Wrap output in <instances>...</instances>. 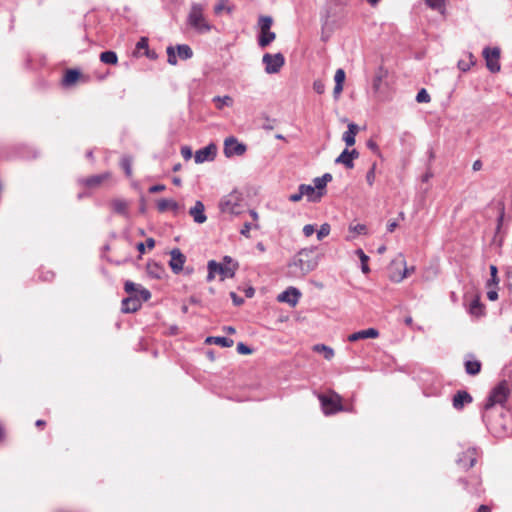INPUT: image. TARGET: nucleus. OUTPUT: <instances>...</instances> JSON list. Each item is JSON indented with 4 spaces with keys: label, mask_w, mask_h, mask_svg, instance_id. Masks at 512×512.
<instances>
[{
    "label": "nucleus",
    "mask_w": 512,
    "mask_h": 512,
    "mask_svg": "<svg viewBox=\"0 0 512 512\" xmlns=\"http://www.w3.org/2000/svg\"><path fill=\"white\" fill-rule=\"evenodd\" d=\"M510 393L509 384L506 380L501 381L489 394L484 406L482 419L488 427L497 429L501 427L507 430V425L504 421L496 419V416L504 418L507 412L502 406L507 400Z\"/></svg>",
    "instance_id": "nucleus-1"
},
{
    "label": "nucleus",
    "mask_w": 512,
    "mask_h": 512,
    "mask_svg": "<svg viewBox=\"0 0 512 512\" xmlns=\"http://www.w3.org/2000/svg\"><path fill=\"white\" fill-rule=\"evenodd\" d=\"M319 263V256L315 254V248L301 249L289 263L290 274L295 277H304L315 270Z\"/></svg>",
    "instance_id": "nucleus-2"
},
{
    "label": "nucleus",
    "mask_w": 512,
    "mask_h": 512,
    "mask_svg": "<svg viewBox=\"0 0 512 512\" xmlns=\"http://www.w3.org/2000/svg\"><path fill=\"white\" fill-rule=\"evenodd\" d=\"M187 25L198 34H207L214 28L205 14V5L192 3L187 15Z\"/></svg>",
    "instance_id": "nucleus-3"
},
{
    "label": "nucleus",
    "mask_w": 512,
    "mask_h": 512,
    "mask_svg": "<svg viewBox=\"0 0 512 512\" xmlns=\"http://www.w3.org/2000/svg\"><path fill=\"white\" fill-rule=\"evenodd\" d=\"M219 209L222 213L238 215L244 209V199L242 193L233 190L228 195H225L219 203Z\"/></svg>",
    "instance_id": "nucleus-4"
},
{
    "label": "nucleus",
    "mask_w": 512,
    "mask_h": 512,
    "mask_svg": "<svg viewBox=\"0 0 512 512\" xmlns=\"http://www.w3.org/2000/svg\"><path fill=\"white\" fill-rule=\"evenodd\" d=\"M318 398L325 415H332L343 410L341 397L337 393L333 392L330 395L320 394Z\"/></svg>",
    "instance_id": "nucleus-5"
},
{
    "label": "nucleus",
    "mask_w": 512,
    "mask_h": 512,
    "mask_svg": "<svg viewBox=\"0 0 512 512\" xmlns=\"http://www.w3.org/2000/svg\"><path fill=\"white\" fill-rule=\"evenodd\" d=\"M262 62L265 65V72L267 74H275L283 67L285 58L282 53H265L263 55Z\"/></svg>",
    "instance_id": "nucleus-6"
},
{
    "label": "nucleus",
    "mask_w": 512,
    "mask_h": 512,
    "mask_svg": "<svg viewBox=\"0 0 512 512\" xmlns=\"http://www.w3.org/2000/svg\"><path fill=\"white\" fill-rule=\"evenodd\" d=\"M482 54L486 61L487 69L492 73L499 72L501 68L499 63L500 49L497 47H494L492 49H490L489 47H485L483 49Z\"/></svg>",
    "instance_id": "nucleus-7"
},
{
    "label": "nucleus",
    "mask_w": 512,
    "mask_h": 512,
    "mask_svg": "<svg viewBox=\"0 0 512 512\" xmlns=\"http://www.w3.org/2000/svg\"><path fill=\"white\" fill-rule=\"evenodd\" d=\"M246 149V145L238 142L233 136L226 138L224 141V154L228 158L235 155L241 156L246 152Z\"/></svg>",
    "instance_id": "nucleus-8"
},
{
    "label": "nucleus",
    "mask_w": 512,
    "mask_h": 512,
    "mask_svg": "<svg viewBox=\"0 0 512 512\" xmlns=\"http://www.w3.org/2000/svg\"><path fill=\"white\" fill-rule=\"evenodd\" d=\"M217 155V146L214 143L197 150L194 155L195 162L197 164L204 163L206 161H213Z\"/></svg>",
    "instance_id": "nucleus-9"
},
{
    "label": "nucleus",
    "mask_w": 512,
    "mask_h": 512,
    "mask_svg": "<svg viewBox=\"0 0 512 512\" xmlns=\"http://www.w3.org/2000/svg\"><path fill=\"white\" fill-rule=\"evenodd\" d=\"M478 451L476 448H469L462 452L456 459L457 464L464 468L469 469L473 467L477 461Z\"/></svg>",
    "instance_id": "nucleus-10"
},
{
    "label": "nucleus",
    "mask_w": 512,
    "mask_h": 512,
    "mask_svg": "<svg viewBox=\"0 0 512 512\" xmlns=\"http://www.w3.org/2000/svg\"><path fill=\"white\" fill-rule=\"evenodd\" d=\"M301 297V292L295 287H289L277 296L279 302L288 303L294 307Z\"/></svg>",
    "instance_id": "nucleus-11"
},
{
    "label": "nucleus",
    "mask_w": 512,
    "mask_h": 512,
    "mask_svg": "<svg viewBox=\"0 0 512 512\" xmlns=\"http://www.w3.org/2000/svg\"><path fill=\"white\" fill-rule=\"evenodd\" d=\"M170 256V268L175 274H179L183 270L186 257L178 248L172 249L170 251Z\"/></svg>",
    "instance_id": "nucleus-12"
},
{
    "label": "nucleus",
    "mask_w": 512,
    "mask_h": 512,
    "mask_svg": "<svg viewBox=\"0 0 512 512\" xmlns=\"http://www.w3.org/2000/svg\"><path fill=\"white\" fill-rule=\"evenodd\" d=\"M359 157V152L355 149L348 150L347 148L342 151V153L335 159L336 164H342L347 169H352L354 167V159Z\"/></svg>",
    "instance_id": "nucleus-13"
},
{
    "label": "nucleus",
    "mask_w": 512,
    "mask_h": 512,
    "mask_svg": "<svg viewBox=\"0 0 512 512\" xmlns=\"http://www.w3.org/2000/svg\"><path fill=\"white\" fill-rule=\"evenodd\" d=\"M472 400V396L467 391L460 390L453 396L452 405L454 409L462 410L463 407L466 404H470Z\"/></svg>",
    "instance_id": "nucleus-14"
},
{
    "label": "nucleus",
    "mask_w": 512,
    "mask_h": 512,
    "mask_svg": "<svg viewBox=\"0 0 512 512\" xmlns=\"http://www.w3.org/2000/svg\"><path fill=\"white\" fill-rule=\"evenodd\" d=\"M189 214L198 224H202L207 220L205 215V207L201 201H196L195 205L190 208Z\"/></svg>",
    "instance_id": "nucleus-15"
},
{
    "label": "nucleus",
    "mask_w": 512,
    "mask_h": 512,
    "mask_svg": "<svg viewBox=\"0 0 512 512\" xmlns=\"http://www.w3.org/2000/svg\"><path fill=\"white\" fill-rule=\"evenodd\" d=\"M141 307V301L137 295H132L122 300L121 310L124 313L136 312Z\"/></svg>",
    "instance_id": "nucleus-16"
},
{
    "label": "nucleus",
    "mask_w": 512,
    "mask_h": 512,
    "mask_svg": "<svg viewBox=\"0 0 512 512\" xmlns=\"http://www.w3.org/2000/svg\"><path fill=\"white\" fill-rule=\"evenodd\" d=\"M379 336V331L375 328H368L365 330H360L355 333H352L348 336V340L350 342H356L358 340L362 339H368V338H377Z\"/></svg>",
    "instance_id": "nucleus-17"
},
{
    "label": "nucleus",
    "mask_w": 512,
    "mask_h": 512,
    "mask_svg": "<svg viewBox=\"0 0 512 512\" xmlns=\"http://www.w3.org/2000/svg\"><path fill=\"white\" fill-rule=\"evenodd\" d=\"M157 209L159 212H166L168 210H171L176 215L178 211L181 209V207L176 201L172 199L163 198L157 202Z\"/></svg>",
    "instance_id": "nucleus-18"
},
{
    "label": "nucleus",
    "mask_w": 512,
    "mask_h": 512,
    "mask_svg": "<svg viewBox=\"0 0 512 512\" xmlns=\"http://www.w3.org/2000/svg\"><path fill=\"white\" fill-rule=\"evenodd\" d=\"M359 131V127L355 123H349L348 129L343 133L342 140L345 142L346 146L350 147L355 144V137Z\"/></svg>",
    "instance_id": "nucleus-19"
},
{
    "label": "nucleus",
    "mask_w": 512,
    "mask_h": 512,
    "mask_svg": "<svg viewBox=\"0 0 512 512\" xmlns=\"http://www.w3.org/2000/svg\"><path fill=\"white\" fill-rule=\"evenodd\" d=\"M237 268V264H233L232 266L220 264L216 262V274H220L222 279L224 278H232L235 275V271Z\"/></svg>",
    "instance_id": "nucleus-20"
},
{
    "label": "nucleus",
    "mask_w": 512,
    "mask_h": 512,
    "mask_svg": "<svg viewBox=\"0 0 512 512\" xmlns=\"http://www.w3.org/2000/svg\"><path fill=\"white\" fill-rule=\"evenodd\" d=\"M206 344H215L221 347H231L234 344V341L227 337L221 336H209L205 340Z\"/></svg>",
    "instance_id": "nucleus-21"
},
{
    "label": "nucleus",
    "mask_w": 512,
    "mask_h": 512,
    "mask_svg": "<svg viewBox=\"0 0 512 512\" xmlns=\"http://www.w3.org/2000/svg\"><path fill=\"white\" fill-rule=\"evenodd\" d=\"M112 209L115 213L127 216L128 214V203L124 199H114L111 202Z\"/></svg>",
    "instance_id": "nucleus-22"
},
{
    "label": "nucleus",
    "mask_w": 512,
    "mask_h": 512,
    "mask_svg": "<svg viewBox=\"0 0 512 512\" xmlns=\"http://www.w3.org/2000/svg\"><path fill=\"white\" fill-rule=\"evenodd\" d=\"M275 33L271 30L267 31H260L259 37H258V44L261 48L267 47L271 42L275 40Z\"/></svg>",
    "instance_id": "nucleus-23"
},
{
    "label": "nucleus",
    "mask_w": 512,
    "mask_h": 512,
    "mask_svg": "<svg viewBox=\"0 0 512 512\" xmlns=\"http://www.w3.org/2000/svg\"><path fill=\"white\" fill-rule=\"evenodd\" d=\"M299 190H301L303 197L306 196L309 201L317 202L321 199L318 198L315 188L311 185L301 184Z\"/></svg>",
    "instance_id": "nucleus-24"
},
{
    "label": "nucleus",
    "mask_w": 512,
    "mask_h": 512,
    "mask_svg": "<svg viewBox=\"0 0 512 512\" xmlns=\"http://www.w3.org/2000/svg\"><path fill=\"white\" fill-rule=\"evenodd\" d=\"M481 370V363L478 360H466L465 371L469 375H477Z\"/></svg>",
    "instance_id": "nucleus-25"
},
{
    "label": "nucleus",
    "mask_w": 512,
    "mask_h": 512,
    "mask_svg": "<svg viewBox=\"0 0 512 512\" xmlns=\"http://www.w3.org/2000/svg\"><path fill=\"white\" fill-rule=\"evenodd\" d=\"M475 63L476 60L473 54L469 52L467 54V59L459 60L457 66L461 71L467 72L473 65H475Z\"/></svg>",
    "instance_id": "nucleus-26"
},
{
    "label": "nucleus",
    "mask_w": 512,
    "mask_h": 512,
    "mask_svg": "<svg viewBox=\"0 0 512 512\" xmlns=\"http://www.w3.org/2000/svg\"><path fill=\"white\" fill-rule=\"evenodd\" d=\"M80 76V72L74 69L67 70L62 80L64 86H70L74 84Z\"/></svg>",
    "instance_id": "nucleus-27"
},
{
    "label": "nucleus",
    "mask_w": 512,
    "mask_h": 512,
    "mask_svg": "<svg viewBox=\"0 0 512 512\" xmlns=\"http://www.w3.org/2000/svg\"><path fill=\"white\" fill-rule=\"evenodd\" d=\"M177 55L182 60L190 59L193 56V51L190 46L186 44L177 45Z\"/></svg>",
    "instance_id": "nucleus-28"
},
{
    "label": "nucleus",
    "mask_w": 512,
    "mask_h": 512,
    "mask_svg": "<svg viewBox=\"0 0 512 512\" xmlns=\"http://www.w3.org/2000/svg\"><path fill=\"white\" fill-rule=\"evenodd\" d=\"M100 60L105 64L115 65L118 62V57L114 51L109 50L100 54Z\"/></svg>",
    "instance_id": "nucleus-29"
},
{
    "label": "nucleus",
    "mask_w": 512,
    "mask_h": 512,
    "mask_svg": "<svg viewBox=\"0 0 512 512\" xmlns=\"http://www.w3.org/2000/svg\"><path fill=\"white\" fill-rule=\"evenodd\" d=\"M313 350L315 352L323 353L324 358L327 360H331L334 357V350L331 347L326 346L324 344L314 345Z\"/></svg>",
    "instance_id": "nucleus-30"
},
{
    "label": "nucleus",
    "mask_w": 512,
    "mask_h": 512,
    "mask_svg": "<svg viewBox=\"0 0 512 512\" xmlns=\"http://www.w3.org/2000/svg\"><path fill=\"white\" fill-rule=\"evenodd\" d=\"M107 176V174H101L88 177L84 180V184L88 187H96L100 185L104 181V179L107 178Z\"/></svg>",
    "instance_id": "nucleus-31"
},
{
    "label": "nucleus",
    "mask_w": 512,
    "mask_h": 512,
    "mask_svg": "<svg viewBox=\"0 0 512 512\" xmlns=\"http://www.w3.org/2000/svg\"><path fill=\"white\" fill-rule=\"evenodd\" d=\"M213 102L216 104L218 109H222L224 106H231L233 104V99L230 96H215L213 98Z\"/></svg>",
    "instance_id": "nucleus-32"
},
{
    "label": "nucleus",
    "mask_w": 512,
    "mask_h": 512,
    "mask_svg": "<svg viewBox=\"0 0 512 512\" xmlns=\"http://www.w3.org/2000/svg\"><path fill=\"white\" fill-rule=\"evenodd\" d=\"M356 254L358 255L360 261H361V270L364 274H367L369 273L370 271V268L368 266V260H369V257L363 252L362 249H357L356 250Z\"/></svg>",
    "instance_id": "nucleus-33"
},
{
    "label": "nucleus",
    "mask_w": 512,
    "mask_h": 512,
    "mask_svg": "<svg viewBox=\"0 0 512 512\" xmlns=\"http://www.w3.org/2000/svg\"><path fill=\"white\" fill-rule=\"evenodd\" d=\"M469 312L471 315H474V316H480L482 314L483 306L480 303L479 299L476 298L471 301L470 306H469Z\"/></svg>",
    "instance_id": "nucleus-34"
},
{
    "label": "nucleus",
    "mask_w": 512,
    "mask_h": 512,
    "mask_svg": "<svg viewBox=\"0 0 512 512\" xmlns=\"http://www.w3.org/2000/svg\"><path fill=\"white\" fill-rule=\"evenodd\" d=\"M414 270H415L414 266H411L409 268L405 266L401 275H391L390 279L394 282H401L404 278H406L408 275L413 273Z\"/></svg>",
    "instance_id": "nucleus-35"
},
{
    "label": "nucleus",
    "mask_w": 512,
    "mask_h": 512,
    "mask_svg": "<svg viewBox=\"0 0 512 512\" xmlns=\"http://www.w3.org/2000/svg\"><path fill=\"white\" fill-rule=\"evenodd\" d=\"M273 20L270 16H261L259 18L260 31H267L271 29Z\"/></svg>",
    "instance_id": "nucleus-36"
},
{
    "label": "nucleus",
    "mask_w": 512,
    "mask_h": 512,
    "mask_svg": "<svg viewBox=\"0 0 512 512\" xmlns=\"http://www.w3.org/2000/svg\"><path fill=\"white\" fill-rule=\"evenodd\" d=\"M314 188L317 192V196L318 198H321L323 195H324V190H325V187H326V184H324L323 180L321 179V177H316L314 180Z\"/></svg>",
    "instance_id": "nucleus-37"
},
{
    "label": "nucleus",
    "mask_w": 512,
    "mask_h": 512,
    "mask_svg": "<svg viewBox=\"0 0 512 512\" xmlns=\"http://www.w3.org/2000/svg\"><path fill=\"white\" fill-rule=\"evenodd\" d=\"M426 4L439 12H443L444 10V0H425Z\"/></svg>",
    "instance_id": "nucleus-38"
},
{
    "label": "nucleus",
    "mask_w": 512,
    "mask_h": 512,
    "mask_svg": "<svg viewBox=\"0 0 512 512\" xmlns=\"http://www.w3.org/2000/svg\"><path fill=\"white\" fill-rule=\"evenodd\" d=\"M375 170H376V163H373L372 166L370 167V169L366 173V182L370 187L373 186V184L375 182V178H376Z\"/></svg>",
    "instance_id": "nucleus-39"
},
{
    "label": "nucleus",
    "mask_w": 512,
    "mask_h": 512,
    "mask_svg": "<svg viewBox=\"0 0 512 512\" xmlns=\"http://www.w3.org/2000/svg\"><path fill=\"white\" fill-rule=\"evenodd\" d=\"M497 267L495 265H491L490 266V274H491V278L490 280L487 282V285L488 286H491V285H498L499 283V278L497 276Z\"/></svg>",
    "instance_id": "nucleus-40"
},
{
    "label": "nucleus",
    "mask_w": 512,
    "mask_h": 512,
    "mask_svg": "<svg viewBox=\"0 0 512 512\" xmlns=\"http://www.w3.org/2000/svg\"><path fill=\"white\" fill-rule=\"evenodd\" d=\"M208 275H207V281L210 282L212 281L214 278H215V275H216V261L215 260H210L208 262Z\"/></svg>",
    "instance_id": "nucleus-41"
},
{
    "label": "nucleus",
    "mask_w": 512,
    "mask_h": 512,
    "mask_svg": "<svg viewBox=\"0 0 512 512\" xmlns=\"http://www.w3.org/2000/svg\"><path fill=\"white\" fill-rule=\"evenodd\" d=\"M430 100V95L425 89H421L416 95V101L418 103H428Z\"/></svg>",
    "instance_id": "nucleus-42"
},
{
    "label": "nucleus",
    "mask_w": 512,
    "mask_h": 512,
    "mask_svg": "<svg viewBox=\"0 0 512 512\" xmlns=\"http://www.w3.org/2000/svg\"><path fill=\"white\" fill-rule=\"evenodd\" d=\"M349 231L357 235H362L366 234L367 227L364 224L350 225Z\"/></svg>",
    "instance_id": "nucleus-43"
},
{
    "label": "nucleus",
    "mask_w": 512,
    "mask_h": 512,
    "mask_svg": "<svg viewBox=\"0 0 512 512\" xmlns=\"http://www.w3.org/2000/svg\"><path fill=\"white\" fill-rule=\"evenodd\" d=\"M330 233V225L324 223L320 226V229L317 231V239L322 240L324 237L328 236Z\"/></svg>",
    "instance_id": "nucleus-44"
},
{
    "label": "nucleus",
    "mask_w": 512,
    "mask_h": 512,
    "mask_svg": "<svg viewBox=\"0 0 512 512\" xmlns=\"http://www.w3.org/2000/svg\"><path fill=\"white\" fill-rule=\"evenodd\" d=\"M124 290L128 293V294H134V295H137L139 289L137 288V285L132 282V281H126L125 284H124Z\"/></svg>",
    "instance_id": "nucleus-45"
},
{
    "label": "nucleus",
    "mask_w": 512,
    "mask_h": 512,
    "mask_svg": "<svg viewBox=\"0 0 512 512\" xmlns=\"http://www.w3.org/2000/svg\"><path fill=\"white\" fill-rule=\"evenodd\" d=\"M167 56H168V63L170 65H176L177 64V56H176V53H175V50H174V47L172 46H169L167 47Z\"/></svg>",
    "instance_id": "nucleus-46"
},
{
    "label": "nucleus",
    "mask_w": 512,
    "mask_h": 512,
    "mask_svg": "<svg viewBox=\"0 0 512 512\" xmlns=\"http://www.w3.org/2000/svg\"><path fill=\"white\" fill-rule=\"evenodd\" d=\"M121 166L125 170L127 176H130L132 173L131 170V159L129 157H123L121 160Z\"/></svg>",
    "instance_id": "nucleus-47"
},
{
    "label": "nucleus",
    "mask_w": 512,
    "mask_h": 512,
    "mask_svg": "<svg viewBox=\"0 0 512 512\" xmlns=\"http://www.w3.org/2000/svg\"><path fill=\"white\" fill-rule=\"evenodd\" d=\"M137 297L140 299V301H148L150 298H151V293L149 290L145 289V288H140L138 293H137Z\"/></svg>",
    "instance_id": "nucleus-48"
},
{
    "label": "nucleus",
    "mask_w": 512,
    "mask_h": 512,
    "mask_svg": "<svg viewBox=\"0 0 512 512\" xmlns=\"http://www.w3.org/2000/svg\"><path fill=\"white\" fill-rule=\"evenodd\" d=\"M334 81H335V84L339 83V84H344V81H345V71L343 69H337L336 72H335V75H334Z\"/></svg>",
    "instance_id": "nucleus-49"
},
{
    "label": "nucleus",
    "mask_w": 512,
    "mask_h": 512,
    "mask_svg": "<svg viewBox=\"0 0 512 512\" xmlns=\"http://www.w3.org/2000/svg\"><path fill=\"white\" fill-rule=\"evenodd\" d=\"M313 89L317 94H323L325 92V84L321 80H315L313 82Z\"/></svg>",
    "instance_id": "nucleus-50"
},
{
    "label": "nucleus",
    "mask_w": 512,
    "mask_h": 512,
    "mask_svg": "<svg viewBox=\"0 0 512 512\" xmlns=\"http://www.w3.org/2000/svg\"><path fill=\"white\" fill-rule=\"evenodd\" d=\"M236 349L239 354L248 355L252 353V349L242 342L237 344Z\"/></svg>",
    "instance_id": "nucleus-51"
},
{
    "label": "nucleus",
    "mask_w": 512,
    "mask_h": 512,
    "mask_svg": "<svg viewBox=\"0 0 512 512\" xmlns=\"http://www.w3.org/2000/svg\"><path fill=\"white\" fill-rule=\"evenodd\" d=\"M137 50H148V39L142 37L136 44Z\"/></svg>",
    "instance_id": "nucleus-52"
},
{
    "label": "nucleus",
    "mask_w": 512,
    "mask_h": 512,
    "mask_svg": "<svg viewBox=\"0 0 512 512\" xmlns=\"http://www.w3.org/2000/svg\"><path fill=\"white\" fill-rule=\"evenodd\" d=\"M181 155L185 160H189L192 157V150L188 146L181 148Z\"/></svg>",
    "instance_id": "nucleus-53"
},
{
    "label": "nucleus",
    "mask_w": 512,
    "mask_h": 512,
    "mask_svg": "<svg viewBox=\"0 0 512 512\" xmlns=\"http://www.w3.org/2000/svg\"><path fill=\"white\" fill-rule=\"evenodd\" d=\"M230 297L236 306H240L244 303V299L240 296H238L235 292L230 293Z\"/></svg>",
    "instance_id": "nucleus-54"
},
{
    "label": "nucleus",
    "mask_w": 512,
    "mask_h": 512,
    "mask_svg": "<svg viewBox=\"0 0 512 512\" xmlns=\"http://www.w3.org/2000/svg\"><path fill=\"white\" fill-rule=\"evenodd\" d=\"M315 232V228L312 224H307L303 227V234L306 237H310Z\"/></svg>",
    "instance_id": "nucleus-55"
},
{
    "label": "nucleus",
    "mask_w": 512,
    "mask_h": 512,
    "mask_svg": "<svg viewBox=\"0 0 512 512\" xmlns=\"http://www.w3.org/2000/svg\"><path fill=\"white\" fill-rule=\"evenodd\" d=\"M342 90H343V85L342 84H339V83L335 84V87H334V90H333V96H334L335 99L339 98Z\"/></svg>",
    "instance_id": "nucleus-56"
},
{
    "label": "nucleus",
    "mask_w": 512,
    "mask_h": 512,
    "mask_svg": "<svg viewBox=\"0 0 512 512\" xmlns=\"http://www.w3.org/2000/svg\"><path fill=\"white\" fill-rule=\"evenodd\" d=\"M302 198H303V195H302V193H301V190H299V189H298V192H297V193L291 194V195L289 196V200H290L291 202H298V201H300Z\"/></svg>",
    "instance_id": "nucleus-57"
},
{
    "label": "nucleus",
    "mask_w": 512,
    "mask_h": 512,
    "mask_svg": "<svg viewBox=\"0 0 512 512\" xmlns=\"http://www.w3.org/2000/svg\"><path fill=\"white\" fill-rule=\"evenodd\" d=\"M165 190V185L163 184H157V185H153L149 188V192L150 193H158V192H161Z\"/></svg>",
    "instance_id": "nucleus-58"
},
{
    "label": "nucleus",
    "mask_w": 512,
    "mask_h": 512,
    "mask_svg": "<svg viewBox=\"0 0 512 512\" xmlns=\"http://www.w3.org/2000/svg\"><path fill=\"white\" fill-rule=\"evenodd\" d=\"M252 228V225L250 223H245L243 225V228L240 230V233L245 236V237H249V232Z\"/></svg>",
    "instance_id": "nucleus-59"
},
{
    "label": "nucleus",
    "mask_w": 512,
    "mask_h": 512,
    "mask_svg": "<svg viewBox=\"0 0 512 512\" xmlns=\"http://www.w3.org/2000/svg\"><path fill=\"white\" fill-rule=\"evenodd\" d=\"M507 277V285L510 290H512V268H509L506 272Z\"/></svg>",
    "instance_id": "nucleus-60"
},
{
    "label": "nucleus",
    "mask_w": 512,
    "mask_h": 512,
    "mask_svg": "<svg viewBox=\"0 0 512 512\" xmlns=\"http://www.w3.org/2000/svg\"><path fill=\"white\" fill-rule=\"evenodd\" d=\"M487 297L491 301H496L498 299V293L495 290H490L487 292Z\"/></svg>",
    "instance_id": "nucleus-61"
},
{
    "label": "nucleus",
    "mask_w": 512,
    "mask_h": 512,
    "mask_svg": "<svg viewBox=\"0 0 512 512\" xmlns=\"http://www.w3.org/2000/svg\"><path fill=\"white\" fill-rule=\"evenodd\" d=\"M398 226V223L396 221H391L387 224V231L392 233L396 227Z\"/></svg>",
    "instance_id": "nucleus-62"
},
{
    "label": "nucleus",
    "mask_w": 512,
    "mask_h": 512,
    "mask_svg": "<svg viewBox=\"0 0 512 512\" xmlns=\"http://www.w3.org/2000/svg\"><path fill=\"white\" fill-rule=\"evenodd\" d=\"M482 166H483V164H482L481 160L478 159V160L474 161V163L472 165V169H473V171H479L482 169Z\"/></svg>",
    "instance_id": "nucleus-63"
},
{
    "label": "nucleus",
    "mask_w": 512,
    "mask_h": 512,
    "mask_svg": "<svg viewBox=\"0 0 512 512\" xmlns=\"http://www.w3.org/2000/svg\"><path fill=\"white\" fill-rule=\"evenodd\" d=\"M321 179L323 180L324 184L327 185V183L332 180V175L330 173H325L323 176H321Z\"/></svg>",
    "instance_id": "nucleus-64"
}]
</instances>
